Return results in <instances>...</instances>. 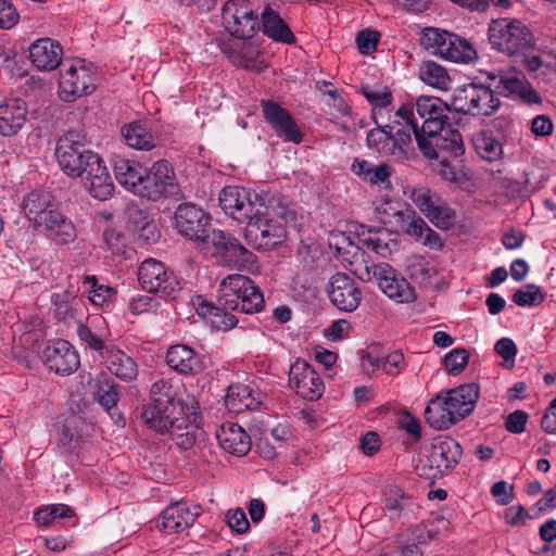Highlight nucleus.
Listing matches in <instances>:
<instances>
[{
	"mask_svg": "<svg viewBox=\"0 0 556 556\" xmlns=\"http://www.w3.org/2000/svg\"><path fill=\"white\" fill-rule=\"evenodd\" d=\"M479 397V387L475 383L462 384L439 393L430 400L425 409V418L437 430L448 429L471 414Z\"/></svg>",
	"mask_w": 556,
	"mask_h": 556,
	"instance_id": "obj_1",
	"label": "nucleus"
},
{
	"mask_svg": "<svg viewBox=\"0 0 556 556\" xmlns=\"http://www.w3.org/2000/svg\"><path fill=\"white\" fill-rule=\"evenodd\" d=\"M260 214H253L245 220L244 236L249 244L257 250H270L281 244L286 238L283 223L291 212L274 197H268Z\"/></svg>",
	"mask_w": 556,
	"mask_h": 556,
	"instance_id": "obj_2",
	"label": "nucleus"
},
{
	"mask_svg": "<svg viewBox=\"0 0 556 556\" xmlns=\"http://www.w3.org/2000/svg\"><path fill=\"white\" fill-rule=\"evenodd\" d=\"M491 47L508 56L515 58L533 49L535 39L529 27L520 20H493L488 29Z\"/></svg>",
	"mask_w": 556,
	"mask_h": 556,
	"instance_id": "obj_3",
	"label": "nucleus"
},
{
	"mask_svg": "<svg viewBox=\"0 0 556 556\" xmlns=\"http://www.w3.org/2000/svg\"><path fill=\"white\" fill-rule=\"evenodd\" d=\"M217 303L243 314L258 313L264 308L261 290L249 277L239 274L228 275L220 281Z\"/></svg>",
	"mask_w": 556,
	"mask_h": 556,
	"instance_id": "obj_4",
	"label": "nucleus"
},
{
	"mask_svg": "<svg viewBox=\"0 0 556 556\" xmlns=\"http://www.w3.org/2000/svg\"><path fill=\"white\" fill-rule=\"evenodd\" d=\"M55 156L60 168L70 177L84 178L85 174L100 161V156L86 148V137L70 130L59 138Z\"/></svg>",
	"mask_w": 556,
	"mask_h": 556,
	"instance_id": "obj_5",
	"label": "nucleus"
},
{
	"mask_svg": "<svg viewBox=\"0 0 556 556\" xmlns=\"http://www.w3.org/2000/svg\"><path fill=\"white\" fill-rule=\"evenodd\" d=\"M448 106L441 99L420 97L416 101V113L424 121L421 127L418 126L414 108L410 104L402 105L395 116L412 128L415 139H417V135L431 134L442 129V125H448Z\"/></svg>",
	"mask_w": 556,
	"mask_h": 556,
	"instance_id": "obj_6",
	"label": "nucleus"
},
{
	"mask_svg": "<svg viewBox=\"0 0 556 556\" xmlns=\"http://www.w3.org/2000/svg\"><path fill=\"white\" fill-rule=\"evenodd\" d=\"M491 86L471 83L456 88L452 100L454 110L472 116L492 115L498 110L501 101Z\"/></svg>",
	"mask_w": 556,
	"mask_h": 556,
	"instance_id": "obj_7",
	"label": "nucleus"
},
{
	"mask_svg": "<svg viewBox=\"0 0 556 556\" xmlns=\"http://www.w3.org/2000/svg\"><path fill=\"white\" fill-rule=\"evenodd\" d=\"M137 195L151 201L180 195L174 169L166 160H159L149 169L144 168Z\"/></svg>",
	"mask_w": 556,
	"mask_h": 556,
	"instance_id": "obj_8",
	"label": "nucleus"
},
{
	"mask_svg": "<svg viewBox=\"0 0 556 556\" xmlns=\"http://www.w3.org/2000/svg\"><path fill=\"white\" fill-rule=\"evenodd\" d=\"M462 457V447L450 437L437 439L430 446L426 459L416 465L419 476L426 478L442 477L456 467Z\"/></svg>",
	"mask_w": 556,
	"mask_h": 556,
	"instance_id": "obj_9",
	"label": "nucleus"
},
{
	"mask_svg": "<svg viewBox=\"0 0 556 556\" xmlns=\"http://www.w3.org/2000/svg\"><path fill=\"white\" fill-rule=\"evenodd\" d=\"M175 225L181 236L205 250H210L213 232L218 230L212 227L211 217L192 203L178 205L175 212Z\"/></svg>",
	"mask_w": 556,
	"mask_h": 556,
	"instance_id": "obj_10",
	"label": "nucleus"
},
{
	"mask_svg": "<svg viewBox=\"0 0 556 556\" xmlns=\"http://www.w3.org/2000/svg\"><path fill=\"white\" fill-rule=\"evenodd\" d=\"M415 140L424 156L429 160H456L465 152L462 135L451 127V123L442 125V129L438 131L417 135Z\"/></svg>",
	"mask_w": 556,
	"mask_h": 556,
	"instance_id": "obj_11",
	"label": "nucleus"
},
{
	"mask_svg": "<svg viewBox=\"0 0 556 556\" xmlns=\"http://www.w3.org/2000/svg\"><path fill=\"white\" fill-rule=\"evenodd\" d=\"M268 197L243 187L227 186L219 193V205L231 218L245 223L253 214H260V207Z\"/></svg>",
	"mask_w": 556,
	"mask_h": 556,
	"instance_id": "obj_12",
	"label": "nucleus"
},
{
	"mask_svg": "<svg viewBox=\"0 0 556 556\" xmlns=\"http://www.w3.org/2000/svg\"><path fill=\"white\" fill-rule=\"evenodd\" d=\"M226 30L239 39H251L261 29L258 14L245 0L228 1L222 12Z\"/></svg>",
	"mask_w": 556,
	"mask_h": 556,
	"instance_id": "obj_13",
	"label": "nucleus"
},
{
	"mask_svg": "<svg viewBox=\"0 0 556 556\" xmlns=\"http://www.w3.org/2000/svg\"><path fill=\"white\" fill-rule=\"evenodd\" d=\"M138 281L143 290L161 298H174L179 282L173 271L154 258L143 261L138 269Z\"/></svg>",
	"mask_w": 556,
	"mask_h": 556,
	"instance_id": "obj_14",
	"label": "nucleus"
},
{
	"mask_svg": "<svg viewBox=\"0 0 556 556\" xmlns=\"http://www.w3.org/2000/svg\"><path fill=\"white\" fill-rule=\"evenodd\" d=\"M366 279L374 278L381 291L397 303H412L416 300L415 289L409 282L396 275L395 269L387 263L366 266Z\"/></svg>",
	"mask_w": 556,
	"mask_h": 556,
	"instance_id": "obj_15",
	"label": "nucleus"
},
{
	"mask_svg": "<svg viewBox=\"0 0 556 556\" xmlns=\"http://www.w3.org/2000/svg\"><path fill=\"white\" fill-rule=\"evenodd\" d=\"M214 249V254L220 255L227 266L238 269H251L256 263V255L244 248L238 239L225 232L217 230L213 232L210 242V249Z\"/></svg>",
	"mask_w": 556,
	"mask_h": 556,
	"instance_id": "obj_16",
	"label": "nucleus"
},
{
	"mask_svg": "<svg viewBox=\"0 0 556 556\" xmlns=\"http://www.w3.org/2000/svg\"><path fill=\"white\" fill-rule=\"evenodd\" d=\"M326 291L331 304L341 312L356 311L363 299L359 285L345 273H336L330 278Z\"/></svg>",
	"mask_w": 556,
	"mask_h": 556,
	"instance_id": "obj_17",
	"label": "nucleus"
},
{
	"mask_svg": "<svg viewBox=\"0 0 556 556\" xmlns=\"http://www.w3.org/2000/svg\"><path fill=\"white\" fill-rule=\"evenodd\" d=\"M260 104L266 123L278 138L294 144L303 141V132L288 110L267 99H262Z\"/></svg>",
	"mask_w": 556,
	"mask_h": 556,
	"instance_id": "obj_18",
	"label": "nucleus"
},
{
	"mask_svg": "<svg viewBox=\"0 0 556 556\" xmlns=\"http://www.w3.org/2000/svg\"><path fill=\"white\" fill-rule=\"evenodd\" d=\"M289 387L307 401L318 400L324 393V383L318 372L304 359L298 358L288 372Z\"/></svg>",
	"mask_w": 556,
	"mask_h": 556,
	"instance_id": "obj_19",
	"label": "nucleus"
},
{
	"mask_svg": "<svg viewBox=\"0 0 556 556\" xmlns=\"http://www.w3.org/2000/svg\"><path fill=\"white\" fill-rule=\"evenodd\" d=\"M410 200L429 220L440 228H447L454 222L453 211L430 189L414 188Z\"/></svg>",
	"mask_w": 556,
	"mask_h": 556,
	"instance_id": "obj_20",
	"label": "nucleus"
},
{
	"mask_svg": "<svg viewBox=\"0 0 556 556\" xmlns=\"http://www.w3.org/2000/svg\"><path fill=\"white\" fill-rule=\"evenodd\" d=\"M97 75L85 65H71L60 74L61 93L65 94V101H72L77 97L87 96L94 91Z\"/></svg>",
	"mask_w": 556,
	"mask_h": 556,
	"instance_id": "obj_21",
	"label": "nucleus"
},
{
	"mask_svg": "<svg viewBox=\"0 0 556 556\" xmlns=\"http://www.w3.org/2000/svg\"><path fill=\"white\" fill-rule=\"evenodd\" d=\"M383 496L382 510L390 521L405 523L419 508L415 500L395 484L387 485Z\"/></svg>",
	"mask_w": 556,
	"mask_h": 556,
	"instance_id": "obj_22",
	"label": "nucleus"
},
{
	"mask_svg": "<svg viewBox=\"0 0 556 556\" xmlns=\"http://www.w3.org/2000/svg\"><path fill=\"white\" fill-rule=\"evenodd\" d=\"M46 366L58 375L67 376L79 367V356L66 340H56L47 345L42 352Z\"/></svg>",
	"mask_w": 556,
	"mask_h": 556,
	"instance_id": "obj_23",
	"label": "nucleus"
},
{
	"mask_svg": "<svg viewBox=\"0 0 556 556\" xmlns=\"http://www.w3.org/2000/svg\"><path fill=\"white\" fill-rule=\"evenodd\" d=\"M489 79L493 83L495 92L504 97L518 98L528 104H539L542 102L541 96L525 79L523 76L517 74H490Z\"/></svg>",
	"mask_w": 556,
	"mask_h": 556,
	"instance_id": "obj_24",
	"label": "nucleus"
},
{
	"mask_svg": "<svg viewBox=\"0 0 556 556\" xmlns=\"http://www.w3.org/2000/svg\"><path fill=\"white\" fill-rule=\"evenodd\" d=\"M200 505L188 502H176L168 505L161 514V522L157 525L165 533H177L191 527L201 515Z\"/></svg>",
	"mask_w": 556,
	"mask_h": 556,
	"instance_id": "obj_25",
	"label": "nucleus"
},
{
	"mask_svg": "<svg viewBox=\"0 0 556 556\" xmlns=\"http://www.w3.org/2000/svg\"><path fill=\"white\" fill-rule=\"evenodd\" d=\"M177 403L175 400H154L143 406L141 418L146 425L160 433H165L172 427H178L176 416Z\"/></svg>",
	"mask_w": 556,
	"mask_h": 556,
	"instance_id": "obj_26",
	"label": "nucleus"
},
{
	"mask_svg": "<svg viewBox=\"0 0 556 556\" xmlns=\"http://www.w3.org/2000/svg\"><path fill=\"white\" fill-rule=\"evenodd\" d=\"M351 172L362 181L379 189L392 188L391 176L393 168L387 163L374 164L365 159L356 157L351 164Z\"/></svg>",
	"mask_w": 556,
	"mask_h": 556,
	"instance_id": "obj_27",
	"label": "nucleus"
},
{
	"mask_svg": "<svg viewBox=\"0 0 556 556\" xmlns=\"http://www.w3.org/2000/svg\"><path fill=\"white\" fill-rule=\"evenodd\" d=\"M37 228L56 244H68L77 237L76 227L58 207L50 211Z\"/></svg>",
	"mask_w": 556,
	"mask_h": 556,
	"instance_id": "obj_28",
	"label": "nucleus"
},
{
	"mask_svg": "<svg viewBox=\"0 0 556 556\" xmlns=\"http://www.w3.org/2000/svg\"><path fill=\"white\" fill-rule=\"evenodd\" d=\"M101 359L108 370L122 381L130 382L138 376L136 361L113 344L108 345Z\"/></svg>",
	"mask_w": 556,
	"mask_h": 556,
	"instance_id": "obj_29",
	"label": "nucleus"
},
{
	"mask_svg": "<svg viewBox=\"0 0 556 556\" xmlns=\"http://www.w3.org/2000/svg\"><path fill=\"white\" fill-rule=\"evenodd\" d=\"M63 49L51 38H40L29 47V59L40 71H53L61 63Z\"/></svg>",
	"mask_w": 556,
	"mask_h": 556,
	"instance_id": "obj_30",
	"label": "nucleus"
},
{
	"mask_svg": "<svg viewBox=\"0 0 556 556\" xmlns=\"http://www.w3.org/2000/svg\"><path fill=\"white\" fill-rule=\"evenodd\" d=\"M216 438L220 447L235 456H244L251 450L250 435L237 424H223L216 431Z\"/></svg>",
	"mask_w": 556,
	"mask_h": 556,
	"instance_id": "obj_31",
	"label": "nucleus"
},
{
	"mask_svg": "<svg viewBox=\"0 0 556 556\" xmlns=\"http://www.w3.org/2000/svg\"><path fill=\"white\" fill-rule=\"evenodd\" d=\"M27 115L26 102L21 99H11L0 104V135L15 136L25 125Z\"/></svg>",
	"mask_w": 556,
	"mask_h": 556,
	"instance_id": "obj_32",
	"label": "nucleus"
},
{
	"mask_svg": "<svg viewBox=\"0 0 556 556\" xmlns=\"http://www.w3.org/2000/svg\"><path fill=\"white\" fill-rule=\"evenodd\" d=\"M168 366L181 375H198L203 371L204 365L201 357L188 345L176 344L166 353Z\"/></svg>",
	"mask_w": 556,
	"mask_h": 556,
	"instance_id": "obj_33",
	"label": "nucleus"
},
{
	"mask_svg": "<svg viewBox=\"0 0 556 556\" xmlns=\"http://www.w3.org/2000/svg\"><path fill=\"white\" fill-rule=\"evenodd\" d=\"M260 24L264 35L274 41L286 45L295 43L296 38L291 28L269 3L261 12Z\"/></svg>",
	"mask_w": 556,
	"mask_h": 556,
	"instance_id": "obj_34",
	"label": "nucleus"
},
{
	"mask_svg": "<svg viewBox=\"0 0 556 556\" xmlns=\"http://www.w3.org/2000/svg\"><path fill=\"white\" fill-rule=\"evenodd\" d=\"M81 179L92 198L99 201H105L113 195L114 185L101 159Z\"/></svg>",
	"mask_w": 556,
	"mask_h": 556,
	"instance_id": "obj_35",
	"label": "nucleus"
},
{
	"mask_svg": "<svg viewBox=\"0 0 556 556\" xmlns=\"http://www.w3.org/2000/svg\"><path fill=\"white\" fill-rule=\"evenodd\" d=\"M403 219L399 227L406 233L420 240L422 244L431 249L442 248L443 243L440 236L421 217L417 216L413 210L406 208V215Z\"/></svg>",
	"mask_w": 556,
	"mask_h": 556,
	"instance_id": "obj_36",
	"label": "nucleus"
},
{
	"mask_svg": "<svg viewBox=\"0 0 556 556\" xmlns=\"http://www.w3.org/2000/svg\"><path fill=\"white\" fill-rule=\"evenodd\" d=\"M404 356L400 351H394L386 356L376 354V348H369L362 358V367L366 372H374L377 369H382L390 376H396L401 370Z\"/></svg>",
	"mask_w": 556,
	"mask_h": 556,
	"instance_id": "obj_37",
	"label": "nucleus"
},
{
	"mask_svg": "<svg viewBox=\"0 0 556 556\" xmlns=\"http://www.w3.org/2000/svg\"><path fill=\"white\" fill-rule=\"evenodd\" d=\"M48 192L33 191L23 201V211L29 222L37 228L45 217L55 208Z\"/></svg>",
	"mask_w": 556,
	"mask_h": 556,
	"instance_id": "obj_38",
	"label": "nucleus"
},
{
	"mask_svg": "<svg viewBox=\"0 0 556 556\" xmlns=\"http://www.w3.org/2000/svg\"><path fill=\"white\" fill-rule=\"evenodd\" d=\"M113 170L117 182L137 195V186L141 182L144 168L132 161L116 159Z\"/></svg>",
	"mask_w": 556,
	"mask_h": 556,
	"instance_id": "obj_39",
	"label": "nucleus"
},
{
	"mask_svg": "<svg viewBox=\"0 0 556 556\" xmlns=\"http://www.w3.org/2000/svg\"><path fill=\"white\" fill-rule=\"evenodd\" d=\"M122 136L125 142L137 150H152L156 147V137L141 122L131 123L122 127Z\"/></svg>",
	"mask_w": 556,
	"mask_h": 556,
	"instance_id": "obj_40",
	"label": "nucleus"
},
{
	"mask_svg": "<svg viewBox=\"0 0 556 556\" xmlns=\"http://www.w3.org/2000/svg\"><path fill=\"white\" fill-rule=\"evenodd\" d=\"M447 50L443 59L455 63H470L477 59V51L466 39L453 34L447 42Z\"/></svg>",
	"mask_w": 556,
	"mask_h": 556,
	"instance_id": "obj_41",
	"label": "nucleus"
},
{
	"mask_svg": "<svg viewBox=\"0 0 556 556\" xmlns=\"http://www.w3.org/2000/svg\"><path fill=\"white\" fill-rule=\"evenodd\" d=\"M406 205L390 198H382L375 206V212L383 224L394 223L400 226L406 215Z\"/></svg>",
	"mask_w": 556,
	"mask_h": 556,
	"instance_id": "obj_42",
	"label": "nucleus"
},
{
	"mask_svg": "<svg viewBox=\"0 0 556 556\" xmlns=\"http://www.w3.org/2000/svg\"><path fill=\"white\" fill-rule=\"evenodd\" d=\"M452 33L439 28L428 27L422 31L421 45L430 53L444 56L447 50V42L452 40Z\"/></svg>",
	"mask_w": 556,
	"mask_h": 556,
	"instance_id": "obj_43",
	"label": "nucleus"
},
{
	"mask_svg": "<svg viewBox=\"0 0 556 556\" xmlns=\"http://www.w3.org/2000/svg\"><path fill=\"white\" fill-rule=\"evenodd\" d=\"M419 78L427 85L445 90L450 84V76L446 70L433 62L425 61L419 66Z\"/></svg>",
	"mask_w": 556,
	"mask_h": 556,
	"instance_id": "obj_44",
	"label": "nucleus"
},
{
	"mask_svg": "<svg viewBox=\"0 0 556 556\" xmlns=\"http://www.w3.org/2000/svg\"><path fill=\"white\" fill-rule=\"evenodd\" d=\"M94 400L108 412L114 408L119 400V384L113 379L104 378L97 381Z\"/></svg>",
	"mask_w": 556,
	"mask_h": 556,
	"instance_id": "obj_45",
	"label": "nucleus"
},
{
	"mask_svg": "<svg viewBox=\"0 0 556 556\" xmlns=\"http://www.w3.org/2000/svg\"><path fill=\"white\" fill-rule=\"evenodd\" d=\"M201 309L203 315L208 314L212 317V324L218 330L227 331L232 329L238 324V318L229 313L231 309L226 308L218 303L216 306L210 304L204 305L201 307Z\"/></svg>",
	"mask_w": 556,
	"mask_h": 556,
	"instance_id": "obj_46",
	"label": "nucleus"
},
{
	"mask_svg": "<svg viewBox=\"0 0 556 556\" xmlns=\"http://www.w3.org/2000/svg\"><path fill=\"white\" fill-rule=\"evenodd\" d=\"M176 421L178 427H172L165 432L170 434L177 446L182 450H190L195 444L199 430L188 426L184 417H179Z\"/></svg>",
	"mask_w": 556,
	"mask_h": 556,
	"instance_id": "obj_47",
	"label": "nucleus"
},
{
	"mask_svg": "<svg viewBox=\"0 0 556 556\" xmlns=\"http://www.w3.org/2000/svg\"><path fill=\"white\" fill-rule=\"evenodd\" d=\"M74 516L73 509L65 504L45 506L36 510L34 519L38 525L49 526L56 519H65Z\"/></svg>",
	"mask_w": 556,
	"mask_h": 556,
	"instance_id": "obj_48",
	"label": "nucleus"
},
{
	"mask_svg": "<svg viewBox=\"0 0 556 556\" xmlns=\"http://www.w3.org/2000/svg\"><path fill=\"white\" fill-rule=\"evenodd\" d=\"M475 149L483 160L489 162L498 160L503 153L500 141L485 135L475 140Z\"/></svg>",
	"mask_w": 556,
	"mask_h": 556,
	"instance_id": "obj_49",
	"label": "nucleus"
},
{
	"mask_svg": "<svg viewBox=\"0 0 556 556\" xmlns=\"http://www.w3.org/2000/svg\"><path fill=\"white\" fill-rule=\"evenodd\" d=\"M545 296L540 287L534 283H528L525 288L517 290L513 294V302L518 306H536L544 301Z\"/></svg>",
	"mask_w": 556,
	"mask_h": 556,
	"instance_id": "obj_50",
	"label": "nucleus"
},
{
	"mask_svg": "<svg viewBox=\"0 0 556 556\" xmlns=\"http://www.w3.org/2000/svg\"><path fill=\"white\" fill-rule=\"evenodd\" d=\"M250 400V391L248 387L242 384H232L228 388L225 403L229 409L241 410L250 408L251 403L247 402Z\"/></svg>",
	"mask_w": 556,
	"mask_h": 556,
	"instance_id": "obj_51",
	"label": "nucleus"
},
{
	"mask_svg": "<svg viewBox=\"0 0 556 556\" xmlns=\"http://www.w3.org/2000/svg\"><path fill=\"white\" fill-rule=\"evenodd\" d=\"M79 434L76 431V419H67L58 429V441L59 444L67 452H73L78 443Z\"/></svg>",
	"mask_w": 556,
	"mask_h": 556,
	"instance_id": "obj_52",
	"label": "nucleus"
},
{
	"mask_svg": "<svg viewBox=\"0 0 556 556\" xmlns=\"http://www.w3.org/2000/svg\"><path fill=\"white\" fill-rule=\"evenodd\" d=\"M103 243L113 255H125L127 242L124 235L114 228H106L103 231Z\"/></svg>",
	"mask_w": 556,
	"mask_h": 556,
	"instance_id": "obj_53",
	"label": "nucleus"
},
{
	"mask_svg": "<svg viewBox=\"0 0 556 556\" xmlns=\"http://www.w3.org/2000/svg\"><path fill=\"white\" fill-rule=\"evenodd\" d=\"M468 358V352L465 349L457 348L445 355L443 364L450 374L457 375L465 369Z\"/></svg>",
	"mask_w": 556,
	"mask_h": 556,
	"instance_id": "obj_54",
	"label": "nucleus"
},
{
	"mask_svg": "<svg viewBox=\"0 0 556 556\" xmlns=\"http://www.w3.org/2000/svg\"><path fill=\"white\" fill-rule=\"evenodd\" d=\"M76 332L79 340L92 351L98 352L101 358L109 344H105L99 336L93 333L89 327L81 323L78 324Z\"/></svg>",
	"mask_w": 556,
	"mask_h": 556,
	"instance_id": "obj_55",
	"label": "nucleus"
},
{
	"mask_svg": "<svg viewBox=\"0 0 556 556\" xmlns=\"http://www.w3.org/2000/svg\"><path fill=\"white\" fill-rule=\"evenodd\" d=\"M438 174L446 181L458 182L463 179L464 174L457 162V159L445 157V160H438Z\"/></svg>",
	"mask_w": 556,
	"mask_h": 556,
	"instance_id": "obj_56",
	"label": "nucleus"
},
{
	"mask_svg": "<svg viewBox=\"0 0 556 556\" xmlns=\"http://www.w3.org/2000/svg\"><path fill=\"white\" fill-rule=\"evenodd\" d=\"M74 300V293L67 290L59 293H53L51 295V302L54 306V313L59 319H66L68 316H71V303Z\"/></svg>",
	"mask_w": 556,
	"mask_h": 556,
	"instance_id": "obj_57",
	"label": "nucleus"
},
{
	"mask_svg": "<svg viewBox=\"0 0 556 556\" xmlns=\"http://www.w3.org/2000/svg\"><path fill=\"white\" fill-rule=\"evenodd\" d=\"M394 126L384 125L378 126L374 129H370L367 132L366 141L369 149L376 150L378 153L381 152V147L384 146L386 141L389 140V136L393 131Z\"/></svg>",
	"mask_w": 556,
	"mask_h": 556,
	"instance_id": "obj_58",
	"label": "nucleus"
},
{
	"mask_svg": "<svg viewBox=\"0 0 556 556\" xmlns=\"http://www.w3.org/2000/svg\"><path fill=\"white\" fill-rule=\"evenodd\" d=\"M228 527L239 534L247 532L250 528L249 520L242 508L230 509L225 516Z\"/></svg>",
	"mask_w": 556,
	"mask_h": 556,
	"instance_id": "obj_59",
	"label": "nucleus"
},
{
	"mask_svg": "<svg viewBox=\"0 0 556 556\" xmlns=\"http://www.w3.org/2000/svg\"><path fill=\"white\" fill-rule=\"evenodd\" d=\"M452 2L467 8L471 11L485 12L490 3L497 8L508 9L510 7L509 0H451Z\"/></svg>",
	"mask_w": 556,
	"mask_h": 556,
	"instance_id": "obj_60",
	"label": "nucleus"
},
{
	"mask_svg": "<svg viewBox=\"0 0 556 556\" xmlns=\"http://www.w3.org/2000/svg\"><path fill=\"white\" fill-rule=\"evenodd\" d=\"M379 33L372 29H364L358 33L356 42L362 54H369L377 49Z\"/></svg>",
	"mask_w": 556,
	"mask_h": 556,
	"instance_id": "obj_61",
	"label": "nucleus"
},
{
	"mask_svg": "<svg viewBox=\"0 0 556 556\" xmlns=\"http://www.w3.org/2000/svg\"><path fill=\"white\" fill-rule=\"evenodd\" d=\"M362 94L375 108H384L391 103L392 94L390 91L374 90L369 86H363L361 89Z\"/></svg>",
	"mask_w": 556,
	"mask_h": 556,
	"instance_id": "obj_62",
	"label": "nucleus"
},
{
	"mask_svg": "<svg viewBox=\"0 0 556 556\" xmlns=\"http://www.w3.org/2000/svg\"><path fill=\"white\" fill-rule=\"evenodd\" d=\"M18 20L16 8L8 0H0V28L11 29Z\"/></svg>",
	"mask_w": 556,
	"mask_h": 556,
	"instance_id": "obj_63",
	"label": "nucleus"
},
{
	"mask_svg": "<svg viewBox=\"0 0 556 556\" xmlns=\"http://www.w3.org/2000/svg\"><path fill=\"white\" fill-rule=\"evenodd\" d=\"M87 283H91V290L89 291V300L94 305H102L106 302L113 294V290L105 286H98L97 279L94 276L87 277Z\"/></svg>",
	"mask_w": 556,
	"mask_h": 556,
	"instance_id": "obj_64",
	"label": "nucleus"
}]
</instances>
